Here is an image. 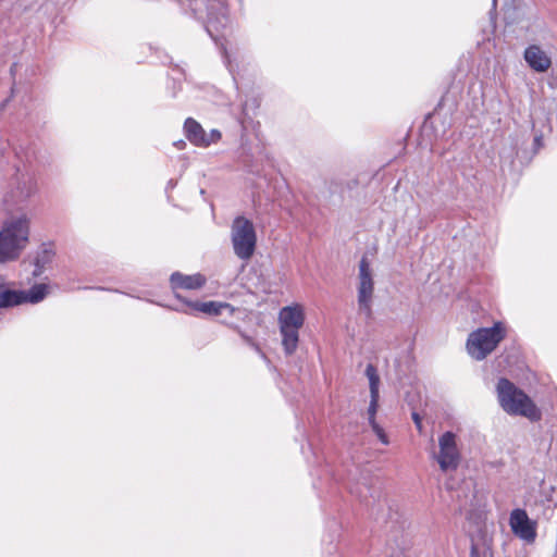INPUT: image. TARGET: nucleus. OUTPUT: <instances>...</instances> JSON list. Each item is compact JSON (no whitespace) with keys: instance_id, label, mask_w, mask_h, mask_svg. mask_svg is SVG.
<instances>
[{"instance_id":"4","label":"nucleus","mask_w":557,"mask_h":557,"mask_svg":"<svg viewBox=\"0 0 557 557\" xmlns=\"http://www.w3.org/2000/svg\"><path fill=\"white\" fill-rule=\"evenodd\" d=\"M232 243L235 255L243 259L248 260L252 257L257 235L252 222L245 216H237L232 224Z\"/></svg>"},{"instance_id":"10","label":"nucleus","mask_w":557,"mask_h":557,"mask_svg":"<svg viewBox=\"0 0 557 557\" xmlns=\"http://www.w3.org/2000/svg\"><path fill=\"white\" fill-rule=\"evenodd\" d=\"M529 66L536 72H546L552 64L550 58L537 46H530L524 52Z\"/></svg>"},{"instance_id":"13","label":"nucleus","mask_w":557,"mask_h":557,"mask_svg":"<svg viewBox=\"0 0 557 557\" xmlns=\"http://www.w3.org/2000/svg\"><path fill=\"white\" fill-rule=\"evenodd\" d=\"M184 129L186 138L195 146L207 147L210 145V140H208V136L205 129L193 117L186 119L184 123Z\"/></svg>"},{"instance_id":"11","label":"nucleus","mask_w":557,"mask_h":557,"mask_svg":"<svg viewBox=\"0 0 557 557\" xmlns=\"http://www.w3.org/2000/svg\"><path fill=\"white\" fill-rule=\"evenodd\" d=\"M278 325H288L290 327H302L305 314L301 306H286L278 312Z\"/></svg>"},{"instance_id":"22","label":"nucleus","mask_w":557,"mask_h":557,"mask_svg":"<svg viewBox=\"0 0 557 557\" xmlns=\"http://www.w3.org/2000/svg\"><path fill=\"white\" fill-rule=\"evenodd\" d=\"M509 522H532V521L529 519L525 510L518 508V509L512 510V512L510 515Z\"/></svg>"},{"instance_id":"15","label":"nucleus","mask_w":557,"mask_h":557,"mask_svg":"<svg viewBox=\"0 0 557 557\" xmlns=\"http://www.w3.org/2000/svg\"><path fill=\"white\" fill-rule=\"evenodd\" d=\"M55 256V247L52 242L44 243L39 247L35 258V271L34 275L39 276L45 268L50 264Z\"/></svg>"},{"instance_id":"1","label":"nucleus","mask_w":557,"mask_h":557,"mask_svg":"<svg viewBox=\"0 0 557 557\" xmlns=\"http://www.w3.org/2000/svg\"><path fill=\"white\" fill-rule=\"evenodd\" d=\"M29 221L26 216L12 220L0 231V263L16 260L28 244Z\"/></svg>"},{"instance_id":"18","label":"nucleus","mask_w":557,"mask_h":557,"mask_svg":"<svg viewBox=\"0 0 557 557\" xmlns=\"http://www.w3.org/2000/svg\"><path fill=\"white\" fill-rule=\"evenodd\" d=\"M512 533L519 539L532 543L536 536V524H510Z\"/></svg>"},{"instance_id":"21","label":"nucleus","mask_w":557,"mask_h":557,"mask_svg":"<svg viewBox=\"0 0 557 557\" xmlns=\"http://www.w3.org/2000/svg\"><path fill=\"white\" fill-rule=\"evenodd\" d=\"M350 493L356 495L362 502L367 500L369 496H371V497L373 496L368 482H363L360 485H356L355 487H351Z\"/></svg>"},{"instance_id":"16","label":"nucleus","mask_w":557,"mask_h":557,"mask_svg":"<svg viewBox=\"0 0 557 557\" xmlns=\"http://www.w3.org/2000/svg\"><path fill=\"white\" fill-rule=\"evenodd\" d=\"M282 336V346L286 355H292L296 351L299 342L300 327H290L288 325H278Z\"/></svg>"},{"instance_id":"5","label":"nucleus","mask_w":557,"mask_h":557,"mask_svg":"<svg viewBox=\"0 0 557 557\" xmlns=\"http://www.w3.org/2000/svg\"><path fill=\"white\" fill-rule=\"evenodd\" d=\"M433 457L444 472L456 470L459 467L461 451L458 437L454 432L446 431L438 437V451L434 453Z\"/></svg>"},{"instance_id":"8","label":"nucleus","mask_w":557,"mask_h":557,"mask_svg":"<svg viewBox=\"0 0 557 557\" xmlns=\"http://www.w3.org/2000/svg\"><path fill=\"white\" fill-rule=\"evenodd\" d=\"M207 278L201 273L191 275L174 272L170 276L171 288L176 292L178 289L197 290L206 285Z\"/></svg>"},{"instance_id":"17","label":"nucleus","mask_w":557,"mask_h":557,"mask_svg":"<svg viewBox=\"0 0 557 557\" xmlns=\"http://www.w3.org/2000/svg\"><path fill=\"white\" fill-rule=\"evenodd\" d=\"M282 336V346L286 355H292L296 351L299 342L300 327H290L288 325H278Z\"/></svg>"},{"instance_id":"7","label":"nucleus","mask_w":557,"mask_h":557,"mask_svg":"<svg viewBox=\"0 0 557 557\" xmlns=\"http://www.w3.org/2000/svg\"><path fill=\"white\" fill-rule=\"evenodd\" d=\"M470 557H493V534L488 524H469Z\"/></svg>"},{"instance_id":"12","label":"nucleus","mask_w":557,"mask_h":557,"mask_svg":"<svg viewBox=\"0 0 557 557\" xmlns=\"http://www.w3.org/2000/svg\"><path fill=\"white\" fill-rule=\"evenodd\" d=\"M191 311L202 312L209 315H220L223 310H227L230 314L235 312V308L228 302L220 301H186Z\"/></svg>"},{"instance_id":"25","label":"nucleus","mask_w":557,"mask_h":557,"mask_svg":"<svg viewBox=\"0 0 557 557\" xmlns=\"http://www.w3.org/2000/svg\"><path fill=\"white\" fill-rule=\"evenodd\" d=\"M221 138V133L219 131H212L210 135L208 136V140H210V144L216 143Z\"/></svg>"},{"instance_id":"24","label":"nucleus","mask_w":557,"mask_h":557,"mask_svg":"<svg viewBox=\"0 0 557 557\" xmlns=\"http://www.w3.org/2000/svg\"><path fill=\"white\" fill-rule=\"evenodd\" d=\"M411 418H412V420H413V422H414L416 428L418 429V431H419L420 433H422L423 425H422V419H421L420 414H419L418 412L413 411V412L411 413Z\"/></svg>"},{"instance_id":"19","label":"nucleus","mask_w":557,"mask_h":557,"mask_svg":"<svg viewBox=\"0 0 557 557\" xmlns=\"http://www.w3.org/2000/svg\"><path fill=\"white\" fill-rule=\"evenodd\" d=\"M364 375L369 381L370 396H380V375L376 368L369 363L364 370Z\"/></svg>"},{"instance_id":"20","label":"nucleus","mask_w":557,"mask_h":557,"mask_svg":"<svg viewBox=\"0 0 557 557\" xmlns=\"http://www.w3.org/2000/svg\"><path fill=\"white\" fill-rule=\"evenodd\" d=\"M46 284H36L28 292H25V302L37 304L47 295Z\"/></svg>"},{"instance_id":"23","label":"nucleus","mask_w":557,"mask_h":557,"mask_svg":"<svg viewBox=\"0 0 557 557\" xmlns=\"http://www.w3.org/2000/svg\"><path fill=\"white\" fill-rule=\"evenodd\" d=\"M388 557H416L408 548L398 547L393 549Z\"/></svg>"},{"instance_id":"2","label":"nucleus","mask_w":557,"mask_h":557,"mask_svg":"<svg viewBox=\"0 0 557 557\" xmlns=\"http://www.w3.org/2000/svg\"><path fill=\"white\" fill-rule=\"evenodd\" d=\"M500 407L509 414L523 416L531 420L540 418L539 410L530 397L507 379H500L496 386Z\"/></svg>"},{"instance_id":"3","label":"nucleus","mask_w":557,"mask_h":557,"mask_svg":"<svg viewBox=\"0 0 557 557\" xmlns=\"http://www.w3.org/2000/svg\"><path fill=\"white\" fill-rule=\"evenodd\" d=\"M506 325L500 321L495 322L490 327L476 329L468 335L467 352L472 359L481 361L495 350L506 337Z\"/></svg>"},{"instance_id":"14","label":"nucleus","mask_w":557,"mask_h":557,"mask_svg":"<svg viewBox=\"0 0 557 557\" xmlns=\"http://www.w3.org/2000/svg\"><path fill=\"white\" fill-rule=\"evenodd\" d=\"M25 292L8 288L3 278H0V309L25 304Z\"/></svg>"},{"instance_id":"9","label":"nucleus","mask_w":557,"mask_h":557,"mask_svg":"<svg viewBox=\"0 0 557 557\" xmlns=\"http://www.w3.org/2000/svg\"><path fill=\"white\" fill-rule=\"evenodd\" d=\"M380 396H370L369 407L367 409V421L372 433L383 445H389L391 441L384 428L376 421Z\"/></svg>"},{"instance_id":"6","label":"nucleus","mask_w":557,"mask_h":557,"mask_svg":"<svg viewBox=\"0 0 557 557\" xmlns=\"http://www.w3.org/2000/svg\"><path fill=\"white\" fill-rule=\"evenodd\" d=\"M358 281L359 310L368 317L371 313L374 282L373 273L366 257H362L359 263Z\"/></svg>"},{"instance_id":"26","label":"nucleus","mask_w":557,"mask_h":557,"mask_svg":"<svg viewBox=\"0 0 557 557\" xmlns=\"http://www.w3.org/2000/svg\"><path fill=\"white\" fill-rule=\"evenodd\" d=\"M240 336L243 337V339H244L247 344L251 345V346H252V347H255L257 350H260L259 346L253 342V339H252L250 336H248V335H246V334H244V333H240Z\"/></svg>"}]
</instances>
